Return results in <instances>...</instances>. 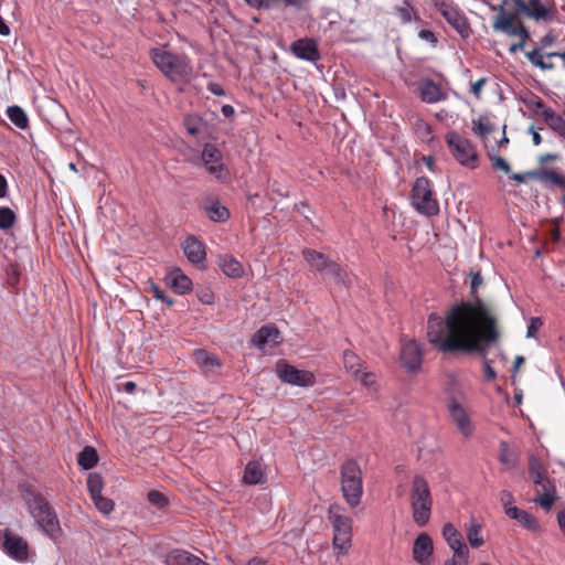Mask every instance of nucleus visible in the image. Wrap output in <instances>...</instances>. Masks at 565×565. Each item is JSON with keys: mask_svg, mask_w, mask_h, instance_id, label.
Here are the masks:
<instances>
[{"mask_svg": "<svg viewBox=\"0 0 565 565\" xmlns=\"http://www.w3.org/2000/svg\"><path fill=\"white\" fill-rule=\"evenodd\" d=\"M19 492L41 532L52 541L58 542L63 536V530L54 508L30 483H20Z\"/></svg>", "mask_w": 565, "mask_h": 565, "instance_id": "nucleus-2", "label": "nucleus"}, {"mask_svg": "<svg viewBox=\"0 0 565 565\" xmlns=\"http://www.w3.org/2000/svg\"><path fill=\"white\" fill-rule=\"evenodd\" d=\"M209 218L213 222L223 223L230 218V211L226 206L222 205L218 200H215L210 206H205Z\"/></svg>", "mask_w": 565, "mask_h": 565, "instance_id": "nucleus-34", "label": "nucleus"}, {"mask_svg": "<svg viewBox=\"0 0 565 565\" xmlns=\"http://www.w3.org/2000/svg\"><path fill=\"white\" fill-rule=\"evenodd\" d=\"M333 279L337 284H341L347 287L351 285V279L348 273L342 267H340L339 271H337Z\"/></svg>", "mask_w": 565, "mask_h": 565, "instance_id": "nucleus-56", "label": "nucleus"}, {"mask_svg": "<svg viewBox=\"0 0 565 565\" xmlns=\"http://www.w3.org/2000/svg\"><path fill=\"white\" fill-rule=\"evenodd\" d=\"M343 365L344 369L350 372L354 379H358L361 373L362 362L353 351L345 350L343 352Z\"/></svg>", "mask_w": 565, "mask_h": 565, "instance_id": "nucleus-36", "label": "nucleus"}, {"mask_svg": "<svg viewBox=\"0 0 565 565\" xmlns=\"http://www.w3.org/2000/svg\"><path fill=\"white\" fill-rule=\"evenodd\" d=\"M364 386H372L375 383V375L372 372H364L361 369V373L358 379Z\"/></svg>", "mask_w": 565, "mask_h": 565, "instance_id": "nucleus-55", "label": "nucleus"}, {"mask_svg": "<svg viewBox=\"0 0 565 565\" xmlns=\"http://www.w3.org/2000/svg\"><path fill=\"white\" fill-rule=\"evenodd\" d=\"M182 248L190 263L199 265L205 260V246L195 236L186 237L182 243Z\"/></svg>", "mask_w": 565, "mask_h": 565, "instance_id": "nucleus-23", "label": "nucleus"}, {"mask_svg": "<svg viewBox=\"0 0 565 565\" xmlns=\"http://www.w3.org/2000/svg\"><path fill=\"white\" fill-rule=\"evenodd\" d=\"M433 541L427 533H420L413 546V558L420 565H428L433 555Z\"/></svg>", "mask_w": 565, "mask_h": 565, "instance_id": "nucleus-21", "label": "nucleus"}, {"mask_svg": "<svg viewBox=\"0 0 565 565\" xmlns=\"http://www.w3.org/2000/svg\"><path fill=\"white\" fill-rule=\"evenodd\" d=\"M542 180L565 189V177L555 170H544Z\"/></svg>", "mask_w": 565, "mask_h": 565, "instance_id": "nucleus-48", "label": "nucleus"}, {"mask_svg": "<svg viewBox=\"0 0 565 565\" xmlns=\"http://www.w3.org/2000/svg\"><path fill=\"white\" fill-rule=\"evenodd\" d=\"M542 117L553 131L565 138V120L561 115L548 108L542 111Z\"/></svg>", "mask_w": 565, "mask_h": 565, "instance_id": "nucleus-32", "label": "nucleus"}, {"mask_svg": "<svg viewBox=\"0 0 565 565\" xmlns=\"http://www.w3.org/2000/svg\"><path fill=\"white\" fill-rule=\"evenodd\" d=\"M411 200L412 205L419 214L428 217L439 214V203L427 177H419L415 180L411 191Z\"/></svg>", "mask_w": 565, "mask_h": 565, "instance_id": "nucleus-7", "label": "nucleus"}, {"mask_svg": "<svg viewBox=\"0 0 565 565\" xmlns=\"http://www.w3.org/2000/svg\"><path fill=\"white\" fill-rule=\"evenodd\" d=\"M167 565H209L200 557L191 554L190 552L181 548H175L169 552L166 556Z\"/></svg>", "mask_w": 565, "mask_h": 565, "instance_id": "nucleus-25", "label": "nucleus"}, {"mask_svg": "<svg viewBox=\"0 0 565 565\" xmlns=\"http://www.w3.org/2000/svg\"><path fill=\"white\" fill-rule=\"evenodd\" d=\"M194 358L196 364L200 366H204L207 369L221 366V362L218 361V359L215 355L207 353L205 350L195 351Z\"/></svg>", "mask_w": 565, "mask_h": 565, "instance_id": "nucleus-40", "label": "nucleus"}, {"mask_svg": "<svg viewBox=\"0 0 565 565\" xmlns=\"http://www.w3.org/2000/svg\"><path fill=\"white\" fill-rule=\"evenodd\" d=\"M448 411L459 431L465 437H470L472 435L473 428L463 406L455 398H451L448 403Z\"/></svg>", "mask_w": 565, "mask_h": 565, "instance_id": "nucleus-17", "label": "nucleus"}, {"mask_svg": "<svg viewBox=\"0 0 565 565\" xmlns=\"http://www.w3.org/2000/svg\"><path fill=\"white\" fill-rule=\"evenodd\" d=\"M149 291L156 298L157 300H160L168 305L169 307L173 306L174 301L173 299L169 298L164 291L154 282H150Z\"/></svg>", "mask_w": 565, "mask_h": 565, "instance_id": "nucleus-51", "label": "nucleus"}, {"mask_svg": "<svg viewBox=\"0 0 565 565\" xmlns=\"http://www.w3.org/2000/svg\"><path fill=\"white\" fill-rule=\"evenodd\" d=\"M555 42V36L553 34H546L540 40V47L544 49L551 46Z\"/></svg>", "mask_w": 565, "mask_h": 565, "instance_id": "nucleus-61", "label": "nucleus"}, {"mask_svg": "<svg viewBox=\"0 0 565 565\" xmlns=\"http://www.w3.org/2000/svg\"><path fill=\"white\" fill-rule=\"evenodd\" d=\"M15 220V214L10 207H0V230H9Z\"/></svg>", "mask_w": 565, "mask_h": 565, "instance_id": "nucleus-47", "label": "nucleus"}, {"mask_svg": "<svg viewBox=\"0 0 565 565\" xmlns=\"http://www.w3.org/2000/svg\"><path fill=\"white\" fill-rule=\"evenodd\" d=\"M557 523H558L559 529L565 534V509L558 511V513H557Z\"/></svg>", "mask_w": 565, "mask_h": 565, "instance_id": "nucleus-64", "label": "nucleus"}, {"mask_svg": "<svg viewBox=\"0 0 565 565\" xmlns=\"http://www.w3.org/2000/svg\"><path fill=\"white\" fill-rule=\"evenodd\" d=\"M499 500L504 509V513L507 514V511L509 509H514L516 508L515 505H513V502H514V498H513V494L511 491L509 490H502L499 494Z\"/></svg>", "mask_w": 565, "mask_h": 565, "instance_id": "nucleus-52", "label": "nucleus"}, {"mask_svg": "<svg viewBox=\"0 0 565 565\" xmlns=\"http://www.w3.org/2000/svg\"><path fill=\"white\" fill-rule=\"evenodd\" d=\"M166 282L179 295H185L192 289V280L180 268L172 269L166 276Z\"/></svg>", "mask_w": 565, "mask_h": 565, "instance_id": "nucleus-24", "label": "nucleus"}, {"mask_svg": "<svg viewBox=\"0 0 565 565\" xmlns=\"http://www.w3.org/2000/svg\"><path fill=\"white\" fill-rule=\"evenodd\" d=\"M183 125L193 137H198L203 128V119L198 115H185L183 119Z\"/></svg>", "mask_w": 565, "mask_h": 565, "instance_id": "nucleus-39", "label": "nucleus"}, {"mask_svg": "<svg viewBox=\"0 0 565 565\" xmlns=\"http://www.w3.org/2000/svg\"><path fill=\"white\" fill-rule=\"evenodd\" d=\"M471 130L476 136L484 139L494 130V126L490 122L487 116H480L477 119H472Z\"/></svg>", "mask_w": 565, "mask_h": 565, "instance_id": "nucleus-38", "label": "nucleus"}, {"mask_svg": "<svg viewBox=\"0 0 565 565\" xmlns=\"http://www.w3.org/2000/svg\"><path fill=\"white\" fill-rule=\"evenodd\" d=\"M483 278L473 273L470 281L472 301L452 305L441 317L430 313L427 319L428 342L443 353L487 354V347L498 342L500 330L493 308L478 296Z\"/></svg>", "mask_w": 565, "mask_h": 565, "instance_id": "nucleus-1", "label": "nucleus"}, {"mask_svg": "<svg viewBox=\"0 0 565 565\" xmlns=\"http://www.w3.org/2000/svg\"><path fill=\"white\" fill-rule=\"evenodd\" d=\"M411 508L413 520L418 526H425L430 519L433 498L428 481L422 475H415L411 487Z\"/></svg>", "mask_w": 565, "mask_h": 565, "instance_id": "nucleus-4", "label": "nucleus"}, {"mask_svg": "<svg viewBox=\"0 0 565 565\" xmlns=\"http://www.w3.org/2000/svg\"><path fill=\"white\" fill-rule=\"evenodd\" d=\"M247 6L250 8L260 10L271 9L275 4H281L285 8H295V9H301V4L297 0H244Z\"/></svg>", "mask_w": 565, "mask_h": 565, "instance_id": "nucleus-31", "label": "nucleus"}, {"mask_svg": "<svg viewBox=\"0 0 565 565\" xmlns=\"http://www.w3.org/2000/svg\"><path fill=\"white\" fill-rule=\"evenodd\" d=\"M443 536L449 547L454 551V556L451 558L460 559L461 564L468 563V547L463 542L461 533L451 523H446L444 525Z\"/></svg>", "mask_w": 565, "mask_h": 565, "instance_id": "nucleus-13", "label": "nucleus"}, {"mask_svg": "<svg viewBox=\"0 0 565 565\" xmlns=\"http://www.w3.org/2000/svg\"><path fill=\"white\" fill-rule=\"evenodd\" d=\"M118 387H119V390H121L126 393L132 394L136 391L137 385L132 381H127L125 383L119 384Z\"/></svg>", "mask_w": 565, "mask_h": 565, "instance_id": "nucleus-60", "label": "nucleus"}, {"mask_svg": "<svg viewBox=\"0 0 565 565\" xmlns=\"http://www.w3.org/2000/svg\"><path fill=\"white\" fill-rule=\"evenodd\" d=\"M414 130L416 135L424 142H429L433 140V130L427 121L422 118H417L414 122Z\"/></svg>", "mask_w": 565, "mask_h": 565, "instance_id": "nucleus-42", "label": "nucleus"}, {"mask_svg": "<svg viewBox=\"0 0 565 565\" xmlns=\"http://www.w3.org/2000/svg\"><path fill=\"white\" fill-rule=\"evenodd\" d=\"M92 500L96 509L104 514H109L115 508L114 501L103 494L95 495Z\"/></svg>", "mask_w": 565, "mask_h": 565, "instance_id": "nucleus-46", "label": "nucleus"}, {"mask_svg": "<svg viewBox=\"0 0 565 565\" xmlns=\"http://www.w3.org/2000/svg\"><path fill=\"white\" fill-rule=\"evenodd\" d=\"M492 11H498V15L493 22V29L495 31L503 32L510 36L529 38V32L522 24L514 22L519 12L513 8L512 11H507L505 7L509 6L510 0H503L500 4L494 6L489 0H481Z\"/></svg>", "mask_w": 565, "mask_h": 565, "instance_id": "nucleus-8", "label": "nucleus"}, {"mask_svg": "<svg viewBox=\"0 0 565 565\" xmlns=\"http://www.w3.org/2000/svg\"><path fill=\"white\" fill-rule=\"evenodd\" d=\"M488 157L492 161V168L494 170H501L504 173L509 174L511 171L510 164L507 160L500 156L494 154L492 151H488Z\"/></svg>", "mask_w": 565, "mask_h": 565, "instance_id": "nucleus-50", "label": "nucleus"}, {"mask_svg": "<svg viewBox=\"0 0 565 565\" xmlns=\"http://www.w3.org/2000/svg\"><path fill=\"white\" fill-rule=\"evenodd\" d=\"M222 271L231 278H239L244 274L242 264L231 255H224L220 258Z\"/></svg>", "mask_w": 565, "mask_h": 565, "instance_id": "nucleus-30", "label": "nucleus"}, {"mask_svg": "<svg viewBox=\"0 0 565 565\" xmlns=\"http://www.w3.org/2000/svg\"><path fill=\"white\" fill-rule=\"evenodd\" d=\"M98 462L97 450L93 446H85L77 456V463L84 470L94 468Z\"/></svg>", "mask_w": 565, "mask_h": 565, "instance_id": "nucleus-33", "label": "nucleus"}, {"mask_svg": "<svg viewBox=\"0 0 565 565\" xmlns=\"http://www.w3.org/2000/svg\"><path fill=\"white\" fill-rule=\"evenodd\" d=\"M243 480L247 484H260L266 480V476L258 461H249L244 470Z\"/></svg>", "mask_w": 565, "mask_h": 565, "instance_id": "nucleus-29", "label": "nucleus"}, {"mask_svg": "<svg viewBox=\"0 0 565 565\" xmlns=\"http://www.w3.org/2000/svg\"><path fill=\"white\" fill-rule=\"evenodd\" d=\"M207 89L215 96H223L225 94L223 87L217 83H209Z\"/></svg>", "mask_w": 565, "mask_h": 565, "instance_id": "nucleus-59", "label": "nucleus"}, {"mask_svg": "<svg viewBox=\"0 0 565 565\" xmlns=\"http://www.w3.org/2000/svg\"><path fill=\"white\" fill-rule=\"evenodd\" d=\"M276 374L281 382L289 385L309 387L313 386L316 383V377L312 372L298 370L284 359L276 362Z\"/></svg>", "mask_w": 565, "mask_h": 565, "instance_id": "nucleus-11", "label": "nucleus"}, {"mask_svg": "<svg viewBox=\"0 0 565 565\" xmlns=\"http://www.w3.org/2000/svg\"><path fill=\"white\" fill-rule=\"evenodd\" d=\"M486 83H487V78H484V77L478 79L475 83H471V92H472V94L475 95V97L477 99L480 98L481 89H482V87L484 86Z\"/></svg>", "mask_w": 565, "mask_h": 565, "instance_id": "nucleus-58", "label": "nucleus"}, {"mask_svg": "<svg viewBox=\"0 0 565 565\" xmlns=\"http://www.w3.org/2000/svg\"><path fill=\"white\" fill-rule=\"evenodd\" d=\"M394 13L399 18L401 23L403 24L409 23L413 20H419L409 0H404L401 6H396L394 8Z\"/></svg>", "mask_w": 565, "mask_h": 565, "instance_id": "nucleus-35", "label": "nucleus"}, {"mask_svg": "<svg viewBox=\"0 0 565 565\" xmlns=\"http://www.w3.org/2000/svg\"><path fill=\"white\" fill-rule=\"evenodd\" d=\"M507 515L531 532H537L540 530V524L536 518L525 510L519 508L509 509L507 511Z\"/></svg>", "mask_w": 565, "mask_h": 565, "instance_id": "nucleus-26", "label": "nucleus"}, {"mask_svg": "<svg viewBox=\"0 0 565 565\" xmlns=\"http://www.w3.org/2000/svg\"><path fill=\"white\" fill-rule=\"evenodd\" d=\"M446 143L451 156L462 166L475 169L478 153L473 143L456 131H449L445 136Z\"/></svg>", "mask_w": 565, "mask_h": 565, "instance_id": "nucleus-9", "label": "nucleus"}, {"mask_svg": "<svg viewBox=\"0 0 565 565\" xmlns=\"http://www.w3.org/2000/svg\"><path fill=\"white\" fill-rule=\"evenodd\" d=\"M7 116L10 119V121L18 128H20V129L28 128V126H29L28 116H26L25 111L23 110V108H21L20 106H15V105L9 106L7 108Z\"/></svg>", "mask_w": 565, "mask_h": 565, "instance_id": "nucleus-37", "label": "nucleus"}, {"mask_svg": "<svg viewBox=\"0 0 565 565\" xmlns=\"http://www.w3.org/2000/svg\"><path fill=\"white\" fill-rule=\"evenodd\" d=\"M149 503L158 510H166L169 505L168 498L158 490H150L147 494Z\"/></svg>", "mask_w": 565, "mask_h": 565, "instance_id": "nucleus-45", "label": "nucleus"}, {"mask_svg": "<svg viewBox=\"0 0 565 565\" xmlns=\"http://www.w3.org/2000/svg\"><path fill=\"white\" fill-rule=\"evenodd\" d=\"M200 159L212 175L221 178L224 170L222 152L214 145L205 143Z\"/></svg>", "mask_w": 565, "mask_h": 565, "instance_id": "nucleus-16", "label": "nucleus"}, {"mask_svg": "<svg viewBox=\"0 0 565 565\" xmlns=\"http://www.w3.org/2000/svg\"><path fill=\"white\" fill-rule=\"evenodd\" d=\"M418 92L422 102L427 104L446 100L448 97L440 86L430 78H424L418 83Z\"/></svg>", "mask_w": 565, "mask_h": 565, "instance_id": "nucleus-20", "label": "nucleus"}, {"mask_svg": "<svg viewBox=\"0 0 565 565\" xmlns=\"http://www.w3.org/2000/svg\"><path fill=\"white\" fill-rule=\"evenodd\" d=\"M104 488V481L99 473L92 472L87 478V489L90 494V498L102 494Z\"/></svg>", "mask_w": 565, "mask_h": 565, "instance_id": "nucleus-43", "label": "nucleus"}, {"mask_svg": "<svg viewBox=\"0 0 565 565\" xmlns=\"http://www.w3.org/2000/svg\"><path fill=\"white\" fill-rule=\"evenodd\" d=\"M340 267L341 266L338 263L332 260L330 263L327 271L323 273V275H327V276H330V277L334 278V276H335L337 271H339Z\"/></svg>", "mask_w": 565, "mask_h": 565, "instance_id": "nucleus-63", "label": "nucleus"}, {"mask_svg": "<svg viewBox=\"0 0 565 565\" xmlns=\"http://www.w3.org/2000/svg\"><path fill=\"white\" fill-rule=\"evenodd\" d=\"M543 326V321L540 317H532L527 326L526 337L533 338L539 329Z\"/></svg>", "mask_w": 565, "mask_h": 565, "instance_id": "nucleus-53", "label": "nucleus"}, {"mask_svg": "<svg viewBox=\"0 0 565 565\" xmlns=\"http://www.w3.org/2000/svg\"><path fill=\"white\" fill-rule=\"evenodd\" d=\"M302 256L310 267L320 274L327 271L330 263L332 262L327 255L310 248H305L302 250Z\"/></svg>", "mask_w": 565, "mask_h": 565, "instance_id": "nucleus-27", "label": "nucleus"}, {"mask_svg": "<svg viewBox=\"0 0 565 565\" xmlns=\"http://www.w3.org/2000/svg\"><path fill=\"white\" fill-rule=\"evenodd\" d=\"M499 461L505 467V469H515L519 466V454L511 449L510 445L502 440L499 444Z\"/></svg>", "mask_w": 565, "mask_h": 565, "instance_id": "nucleus-28", "label": "nucleus"}, {"mask_svg": "<svg viewBox=\"0 0 565 565\" xmlns=\"http://www.w3.org/2000/svg\"><path fill=\"white\" fill-rule=\"evenodd\" d=\"M343 508L331 504L328 509V519L333 527V547L339 554H345L352 542V519L342 513Z\"/></svg>", "mask_w": 565, "mask_h": 565, "instance_id": "nucleus-6", "label": "nucleus"}, {"mask_svg": "<svg viewBox=\"0 0 565 565\" xmlns=\"http://www.w3.org/2000/svg\"><path fill=\"white\" fill-rule=\"evenodd\" d=\"M434 6L444 19L463 38L471 34V28L465 13L449 0H434Z\"/></svg>", "mask_w": 565, "mask_h": 565, "instance_id": "nucleus-10", "label": "nucleus"}, {"mask_svg": "<svg viewBox=\"0 0 565 565\" xmlns=\"http://www.w3.org/2000/svg\"><path fill=\"white\" fill-rule=\"evenodd\" d=\"M279 334L280 332L275 326H263L254 333L250 342L259 350H264L267 345H277L280 342Z\"/></svg>", "mask_w": 565, "mask_h": 565, "instance_id": "nucleus-19", "label": "nucleus"}, {"mask_svg": "<svg viewBox=\"0 0 565 565\" xmlns=\"http://www.w3.org/2000/svg\"><path fill=\"white\" fill-rule=\"evenodd\" d=\"M2 547L17 562L23 563L29 559V543L18 534L6 531Z\"/></svg>", "mask_w": 565, "mask_h": 565, "instance_id": "nucleus-14", "label": "nucleus"}, {"mask_svg": "<svg viewBox=\"0 0 565 565\" xmlns=\"http://www.w3.org/2000/svg\"><path fill=\"white\" fill-rule=\"evenodd\" d=\"M495 376H497L495 371L491 367V365H490V364H489V362L487 361V362L484 363V379H486L487 381H491V380L495 379Z\"/></svg>", "mask_w": 565, "mask_h": 565, "instance_id": "nucleus-62", "label": "nucleus"}, {"mask_svg": "<svg viewBox=\"0 0 565 565\" xmlns=\"http://www.w3.org/2000/svg\"><path fill=\"white\" fill-rule=\"evenodd\" d=\"M516 12L524 13L535 21H553L555 18V8L553 4H545L541 0H530L527 3L524 0H510Z\"/></svg>", "mask_w": 565, "mask_h": 565, "instance_id": "nucleus-12", "label": "nucleus"}, {"mask_svg": "<svg viewBox=\"0 0 565 565\" xmlns=\"http://www.w3.org/2000/svg\"><path fill=\"white\" fill-rule=\"evenodd\" d=\"M290 51L301 60L309 62H316L320 58V52L318 50L315 40L309 38L298 39L291 43Z\"/></svg>", "mask_w": 565, "mask_h": 565, "instance_id": "nucleus-18", "label": "nucleus"}, {"mask_svg": "<svg viewBox=\"0 0 565 565\" xmlns=\"http://www.w3.org/2000/svg\"><path fill=\"white\" fill-rule=\"evenodd\" d=\"M156 67L173 84L188 85L194 77V67L185 53L168 50L167 45L152 47L149 52Z\"/></svg>", "mask_w": 565, "mask_h": 565, "instance_id": "nucleus-3", "label": "nucleus"}, {"mask_svg": "<svg viewBox=\"0 0 565 565\" xmlns=\"http://www.w3.org/2000/svg\"><path fill=\"white\" fill-rule=\"evenodd\" d=\"M527 469L532 482L535 486H540L542 489L553 488V482L546 476L545 467L541 462L540 458H537L535 455H531L529 457Z\"/></svg>", "mask_w": 565, "mask_h": 565, "instance_id": "nucleus-22", "label": "nucleus"}, {"mask_svg": "<svg viewBox=\"0 0 565 565\" xmlns=\"http://www.w3.org/2000/svg\"><path fill=\"white\" fill-rule=\"evenodd\" d=\"M529 61L536 67L542 71L553 70L555 65L552 62H546L544 60V55L541 53L540 49H534L530 52L525 53Z\"/></svg>", "mask_w": 565, "mask_h": 565, "instance_id": "nucleus-41", "label": "nucleus"}, {"mask_svg": "<svg viewBox=\"0 0 565 565\" xmlns=\"http://www.w3.org/2000/svg\"><path fill=\"white\" fill-rule=\"evenodd\" d=\"M481 526L479 524H472L468 531V541L472 547H479L483 544V539L480 535Z\"/></svg>", "mask_w": 565, "mask_h": 565, "instance_id": "nucleus-49", "label": "nucleus"}, {"mask_svg": "<svg viewBox=\"0 0 565 565\" xmlns=\"http://www.w3.org/2000/svg\"><path fill=\"white\" fill-rule=\"evenodd\" d=\"M401 363L409 372H416L422 366L423 353L415 340L406 341L401 348Z\"/></svg>", "mask_w": 565, "mask_h": 565, "instance_id": "nucleus-15", "label": "nucleus"}, {"mask_svg": "<svg viewBox=\"0 0 565 565\" xmlns=\"http://www.w3.org/2000/svg\"><path fill=\"white\" fill-rule=\"evenodd\" d=\"M542 490L543 493L540 494L534 501L539 503L545 511H550L556 500L555 486L553 484V488Z\"/></svg>", "mask_w": 565, "mask_h": 565, "instance_id": "nucleus-44", "label": "nucleus"}, {"mask_svg": "<svg viewBox=\"0 0 565 565\" xmlns=\"http://www.w3.org/2000/svg\"><path fill=\"white\" fill-rule=\"evenodd\" d=\"M199 300L204 305L214 303V294L209 288H203L198 291Z\"/></svg>", "mask_w": 565, "mask_h": 565, "instance_id": "nucleus-54", "label": "nucleus"}, {"mask_svg": "<svg viewBox=\"0 0 565 565\" xmlns=\"http://www.w3.org/2000/svg\"><path fill=\"white\" fill-rule=\"evenodd\" d=\"M341 491L345 502L355 508L363 494L362 470L354 459L345 460L340 468Z\"/></svg>", "mask_w": 565, "mask_h": 565, "instance_id": "nucleus-5", "label": "nucleus"}, {"mask_svg": "<svg viewBox=\"0 0 565 565\" xmlns=\"http://www.w3.org/2000/svg\"><path fill=\"white\" fill-rule=\"evenodd\" d=\"M333 279L337 284H341L347 287L351 285V279L348 273L342 267H340L339 271H337Z\"/></svg>", "mask_w": 565, "mask_h": 565, "instance_id": "nucleus-57", "label": "nucleus"}]
</instances>
